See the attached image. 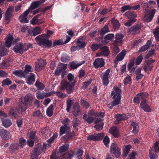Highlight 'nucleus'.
<instances>
[{"mask_svg":"<svg viewBox=\"0 0 159 159\" xmlns=\"http://www.w3.org/2000/svg\"><path fill=\"white\" fill-rule=\"evenodd\" d=\"M52 33V31L48 30L47 36L44 34L39 35L35 38V40L38 42V43L40 46H43L46 47H50L52 44V42L46 38L47 37H49Z\"/></svg>","mask_w":159,"mask_h":159,"instance_id":"obj_1","label":"nucleus"},{"mask_svg":"<svg viewBox=\"0 0 159 159\" xmlns=\"http://www.w3.org/2000/svg\"><path fill=\"white\" fill-rule=\"evenodd\" d=\"M74 84H73L66 80H63L60 83V89L62 90L66 89L67 93H70L74 91Z\"/></svg>","mask_w":159,"mask_h":159,"instance_id":"obj_2","label":"nucleus"},{"mask_svg":"<svg viewBox=\"0 0 159 159\" xmlns=\"http://www.w3.org/2000/svg\"><path fill=\"white\" fill-rule=\"evenodd\" d=\"M24 102H21L19 105L20 111H24L27 109L26 105L30 103L32 101L33 98L31 93H27L24 97Z\"/></svg>","mask_w":159,"mask_h":159,"instance_id":"obj_3","label":"nucleus"},{"mask_svg":"<svg viewBox=\"0 0 159 159\" xmlns=\"http://www.w3.org/2000/svg\"><path fill=\"white\" fill-rule=\"evenodd\" d=\"M67 68V64L60 63L55 72V74L57 76L61 75V78L64 77V75L66 74V71Z\"/></svg>","mask_w":159,"mask_h":159,"instance_id":"obj_4","label":"nucleus"},{"mask_svg":"<svg viewBox=\"0 0 159 159\" xmlns=\"http://www.w3.org/2000/svg\"><path fill=\"white\" fill-rule=\"evenodd\" d=\"M110 71V69H108L106 71L102 73L100 75L102 84L104 86H107L109 83L108 76Z\"/></svg>","mask_w":159,"mask_h":159,"instance_id":"obj_5","label":"nucleus"},{"mask_svg":"<svg viewBox=\"0 0 159 159\" xmlns=\"http://www.w3.org/2000/svg\"><path fill=\"white\" fill-rule=\"evenodd\" d=\"M146 11L145 12V16L143 17V20L146 22H150L154 16L155 12V9H152L150 12L145 9Z\"/></svg>","mask_w":159,"mask_h":159,"instance_id":"obj_6","label":"nucleus"},{"mask_svg":"<svg viewBox=\"0 0 159 159\" xmlns=\"http://www.w3.org/2000/svg\"><path fill=\"white\" fill-rule=\"evenodd\" d=\"M148 94L145 92H142L137 94L133 99V102L136 104H139L140 101L141 99L142 100L143 99H145V98L148 97Z\"/></svg>","mask_w":159,"mask_h":159,"instance_id":"obj_7","label":"nucleus"},{"mask_svg":"<svg viewBox=\"0 0 159 159\" xmlns=\"http://www.w3.org/2000/svg\"><path fill=\"white\" fill-rule=\"evenodd\" d=\"M111 152L114 154L116 157H118L120 155V149L117 146V145L114 143H112L110 147Z\"/></svg>","mask_w":159,"mask_h":159,"instance_id":"obj_8","label":"nucleus"},{"mask_svg":"<svg viewBox=\"0 0 159 159\" xmlns=\"http://www.w3.org/2000/svg\"><path fill=\"white\" fill-rule=\"evenodd\" d=\"M104 136V134L102 133L98 134H96L94 135L88 136L87 137V139L89 140L98 141L102 140Z\"/></svg>","mask_w":159,"mask_h":159,"instance_id":"obj_9","label":"nucleus"},{"mask_svg":"<svg viewBox=\"0 0 159 159\" xmlns=\"http://www.w3.org/2000/svg\"><path fill=\"white\" fill-rule=\"evenodd\" d=\"M93 64L96 68H98L103 67L105 65V62L103 58H98L95 59Z\"/></svg>","mask_w":159,"mask_h":159,"instance_id":"obj_10","label":"nucleus"},{"mask_svg":"<svg viewBox=\"0 0 159 159\" xmlns=\"http://www.w3.org/2000/svg\"><path fill=\"white\" fill-rule=\"evenodd\" d=\"M13 7H11L7 9L5 13V20L6 22L8 24L10 20V19L13 12Z\"/></svg>","mask_w":159,"mask_h":159,"instance_id":"obj_11","label":"nucleus"},{"mask_svg":"<svg viewBox=\"0 0 159 159\" xmlns=\"http://www.w3.org/2000/svg\"><path fill=\"white\" fill-rule=\"evenodd\" d=\"M121 92L120 89L117 87H114L111 93L113 98H121Z\"/></svg>","mask_w":159,"mask_h":159,"instance_id":"obj_12","label":"nucleus"},{"mask_svg":"<svg viewBox=\"0 0 159 159\" xmlns=\"http://www.w3.org/2000/svg\"><path fill=\"white\" fill-rule=\"evenodd\" d=\"M140 106L142 109L145 111L150 112L151 111V109L147 103L146 99H143L142 100L140 104Z\"/></svg>","mask_w":159,"mask_h":159,"instance_id":"obj_13","label":"nucleus"},{"mask_svg":"<svg viewBox=\"0 0 159 159\" xmlns=\"http://www.w3.org/2000/svg\"><path fill=\"white\" fill-rule=\"evenodd\" d=\"M13 50L14 52L19 53L20 54H22L24 52V50L23 49V44L20 43H18L14 47Z\"/></svg>","mask_w":159,"mask_h":159,"instance_id":"obj_14","label":"nucleus"},{"mask_svg":"<svg viewBox=\"0 0 159 159\" xmlns=\"http://www.w3.org/2000/svg\"><path fill=\"white\" fill-rule=\"evenodd\" d=\"M20 146L17 143H12L9 147V150L10 152L13 153L17 151L20 148Z\"/></svg>","mask_w":159,"mask_h":159,"instance_id":"obj_15","label":"nucleus"},{"mask_svg":"<svg viewBox=\"0 0 159 159\" xmlns=\"http://www.w3.org/2000/svg\"><path fill=\"white\" fill-rule=\"evenodd\" d=\"M85 63V61H83L81 62H78L76 61H74L69 64L70 69H74L77 68L80 66L84 64Z\"/></svg>","mask_w":159,"mask_h":159,"instance_id":"obj_16","label":"nucleus"},{"mask_svg":"<svg viewBox=\"0 0 159 159\" xmlns=\"http://www.w3.org/2000/svg\"><path fill=\"white\" fill-rule=\"evenodd\" d=\"M40 15V14H38L34 16L30 20L31 24L33 25H39L43 23L44 21L43 19H38V16Z\"/></svg>","mask_w":159,"mask_h":159,"instance_id":"obj_17","label":"nucleus"},{"mask_svg":"<svg viewBox=\"0 0 159 159\" xmlns=\"http://www.w3.org/2000/svg\"><path fill=\"white\" fill-rule=\"evenodd\" d=\"M38 63L35 66V69L38 71L40 70L41 67L44 66L46 64V61L44 60L39 59L38 60Z\"/></svg>","mask_w":159,"mask_h":159,"instance_id":"obj_18","label":"nucleus"},{"mask_svg":"<svg viewBox=\"0 0 159 159\" xmlns=\"http://www.w3.org/2000/svg\"><path fill=\"white\" fill-rule=\"evenodd\" d=\"M141 27L140 25H136L130 28L129 29V32L132 34H137L140 32Z\"/></svg>","mask_w":159,"mask_h":159,"instance_id":"obj_19","label":"nucleus"},{"mask_svg":"<svg viewBox=\"0 0 159 159\" xmlns=\"http://www.w3.org/2000/svg\"><path fill=\"white\" fill-rule=\"evenodd\" d=\"M74 110L73 111V114L75 116H77L81 113L80 109V106L77 103H75L74 106Z\"/></svg>","mask_w":159,"mask_h":159,"instance_id":"obj_20","label":"nucleus"},{"mask_svg":"<svg viewBox=\"0 0 159 159\" xmlns=\"http://www.w3.org/2000/svg\"><path fill=\"white\" fill-rule=\"evenodd\" d=\"M110 133L115 138H118L120 136V134L117 127L113 126L110 129Z\"/></svg>","mask_w":159,"mask_h":159,"instance_id":"obj_21","label":"nucleus"},{"mask_svg":"<svg viewBox=\"0 0 159 159\" xmlns=\"http://www.w3.org/2000/svg\"><path fill=\"white\" fill-rule=\"evenodd\" d=\"M114 100L110 103L108 105V107L110 109H112L113 107L119 104L120 103L121 98H113Z\"/></svg>","mask_w":159,"mask_h":159,"instance_id":"obj_22","label":"nucleus"},{"mask_svg":"<svg viewBox=\"0 0 159 159\" xmlns=\"http://www.w3.org/2000/svg\"><path fill=\"white\" fill-rule=\"evenodd\" d=\"M0 136L4 139H8L11 138L9 132L3 129H1Z\"/></svg>","mask_w":159,"mask_h":159,"instance_id":"obj_23","label":"nucleus"},{"mask_svg":"<svg viewBox=\"0 0 159 159\" xmlns=\"http://www.w3.org/2000/svg\"><path fill=\"white\" fill-rule=\"evenodd\" d=\"M125 16L130 20H135V19L137 17L136 14L134 11H128L125 13Z\"/></svg>","mask_w":159,"mask_h":159,"instance_id":"obj_24","label":"nucleus"},{"mask_svg":"<svg viewBox=\"0 0 159 159\" xmlns=\"http://www.w3.org/2000/svg\"><path fill=\"white\" fill-rule=\"evenodd\" d=\"M28 77H29L27 80L26 82L29 85H31L35 81V75L33 73H30V75H29Z\"/></svg>","mask_w":159,"mask_h":159,"instance_id":"obj_25","label":"nucleus"},{"mask_svg":"<svg viewBox=\"0 0 159 159\" xmlns=\"http://www.w3.org/2000/svg\"><path fill=\"white\" fill-rule=\"evenodd\" d=\"M2 120L3 126L6 128H8L12 124L11 121L8 119L2 118Z\"/></svg>","mask_w":159,"mask_h":159,"instance_id":"obj_26","label":"nucleus"},{"mask_svg":"<svg viewBox=\"0 0 159 159\" xmlns=\"http://www.w3.org/2000/svg\"><path fill=\"white\" fill-rule=\"evenodd\" d=\"M70 130L69 127L62 125L60 128V134L61 136L62 134L69 132Z\"/></svg>","mask_w":159,"mask_h":159,"instance_id":"obj_27","label":"nucleus"},{"mask_svg":"<svg viewBox=\"0 0 159 159\" xmlns=\"http://www.w3.org/2000/svg\"><path fill=\"white\" fill-rule=\"evenodd\" d=\"M126 51L125 50H123L116 57V61H121L124 58Z\"/></svg>","mask_w":159,"mask_h":159,"instance_id":"obj_28","label":"nucleus"},{"mask_svg":"<svg viewBox=\"0 0 159 159\" xmlns=\"http://www.w3.org/2000/svg\"><path fill=\"white\" fill-rule=\"evenodd\" d=\"M33 70L31 67L28 65H26L25 66V69L24 71V73L26 77H28L30 75V73L32 72Z\"/></svg>","mask_w":159,"mask_h":159,"instance_id":"obj_29","label":"nucleus"},{"mask_svg":"<svg viewBox=\"0 0 159 159\" xmlns=\"http://www.w3.org/2000/svg\"><path fill=\"white\" fill-rule=\"evenodd\" d=\"M129 115L125 114H117L116 115V118L117 120L118 121H121L122 120H126L128 118Z\"/></svg>","mask_w":159,"mask_h":159,"instance_id":"obj_30","label":"nucleus"},{"mask_svg":"<svg viewBox=\"0 0 159 159\" xmlns=\"http://www.w3.org/2000/svg\"><path fill=\"white\" fill-rule=\"evenodd\" d=\"M7 54V49L5 48V46L0 43V56H3Z\"/></svg>","mask_w":159,"mask_h":159,"instance_id":"obj_31","label":"nucleus"},{"mask_svg":"<svg viewBox=\"0 0 159 159\" xmlns=\"http://www.w3.org/2000/svg\"><path fill=\"white\" fill-rule=\"evenodd\" d=\"M41 133L43 136L45 138H47L50 135V131L48 128L43 129L42 130Z\"/></svg>","mask_w":159,"mask_h":159,"instance_id":"obj_32","label":"nucleus"},{"mask_svg":"<svg viewBox=\"0 0 159 159\" xmlns=\"http://www.w3.org/2000/svg\"><path fill=\"white\" fill-rule=\"evenodd\" d=\"M152 43V41L151 40H148L146 44L142 47L141 49L139 50V52H143L147 50L150 47Z\"/></svg>","mask_w":159,"mask_h":159,"instance_id":"obj_33","label":"nucleus"},{"mask_svg":"<svg viewBox=\"0 0 159 159\" xmlns=\"http://www.w3.org/2000/svg\"><path fill=\"white\" fill-rule=\"evenodd\" d=\"M69 145L67 143H65L61 146L59 149V152L60 153H62L65 152L69 148Z\"/></svg>","mask_w":159,"mask_h":159,"instance_id":"obj_34","label":"nucleus"},{"mask_svg":"<svg viewBox=\"0 0 159 159\" xmlns=\"http://www.w3.org/2000/svg\"><path fill=\"white\" fill-rule=\"evenodd\" d=\"M33 151L34 152V153H36L38 155H39L43 151L41 145L40 144H38Z\"/></svg>","mask_w":159,"mask_h":159,"instance_id":"obj_35","label":"nucleus"},{"mask_svg":"<svg viewBox=\"0 0 159 159\" xmlns=\"http://www.w3.org/2000/svg\"><path fill=\"white\" fill-rule=\"evenodd\" d=\"M13 73L16 76L19 77L26 78L24 71L21 70H16L13 71Z\"/></svg>","mask_w":159,"mask_h":159,"instance_id":"obj_36","label":"nucleus"},{"mask_svg":"<svg viewBox=\"0 0 159 159\" xmlns=\"http://www.w3.org/2000/svg\"><path fill=\"white\" fill-rule=\"evenodd\" d=\"M74 153L73 151H69L63 154L62 157L65 159H71L73 157Z\"/></svg>","mask_w":159,"mask_h":159,"instance_id":"obj_37","label":"nucleus"},{"mask_svg":"<svg viewBox=\"0 0 159 159\" xmlns=\"http://www.w3.org/2000/svg\"><path fill=\"white\" fill-rule=\"evenodd\" d=\"M111 22L114 30H117L120 26V24L118 21L112 19Z\"/></svg>","mask_w":159,"mask_h":159,"instance_id":"obj_38","label":"nucleus"},{"mask_svg":"<svg viewBox=\"0 0 159 159\" xmlns=\"http://www.w3.org/2000/svg\"><path fill=\"white\" fill-rule=\"evenodd\" d=\"M74 103V100L70 99H68L66 102V110L67 112L69 111L71 106Z\"/></svg>","mask_w":159,"mask_h":159,"instance_id":"obj_39","label":"nucleus"},{"mask_svg":"<svg viewBox=\"0 0 159 159\" xmlns=\"http://www.w3.org/2000/svg\"><path fill=\"white\" fill-rule=\"evenodd\" d=\"M110 32L108 25H105L104 27L101 30L100 33L101 35H103L107 33Z\"/></svg>","mask_w":159,"mask_h":159,"instance_id":"obj_40","label":"nucleus"},{"mask_svg":"<svg viewBox=\"0 0 159 159\" xmlns=\"http://www.w3.org/2000/svg\"><path fill=\"white\" fill-rule=\"evenodd\" d=\"M42 30L39 26L34 28L32 30V33L34 36H35L41 33Z\"/></svg>","mask_w":159,"mask_h":159,"instance_id":"obj_41","label":"nucleus"},{"mask_svg":"<svg viewBox=\"0 0 159 159\" xmlns=\"http://www.w3.org/2000/svg\"><path fill=\"white\" fill-rule=\"evenodd\" d=\"M53 113V106L51 105L47 110V114L49 116H52Z\"/></svg>","mask_w":159,"mask_h":159,"instance_id":"obj_42","label":"nucleus"},{"mask_svg":"<svg viewBox=\"0 0 159 159\" xmlns=\"http://www.w3.org/2000/svg\"><path fill=\"white\" fill-rule=\"evenodd\" d=\"M41 4V1H37L32 2L31 5V8L33 9L37 8L40 6Z\"/></svg>","mask_w":159,"mask_h":159,"instance_id":"obj_43","label":"nucleus"},{"mask_svg":"<svg viewBox=\"0 0 159 159\" xmlns=\"http://www.w3.org/2000/svg\"><path fill=\"white\" fill-rule=\"evenodd\" d=\"M131 125L134 128L132 132L135 134H136L137 133L139 129V126L138 125L136 122L132 121L131 123Z\"/></svg>","mask_w":159,"mask_h":159,"instance_id":"obj_44","label":"nucleus"},{"mask_svg":"<svg viewBox=\"0 0 159 159\" xmlns=\"http://www.w3.org/2000/svg\"><path fill=\"white\" fill-rule=\"evenodd\" d=\"M102 55L104 56H107L109 54V51L108 48L106 46H104L101 48Z\"/></svg>","mask_w":159,"mask_h":159,"instance_id":"obj_45","label":"nucleus"},{"mask_svg":"<svg viewBox=\"0 0 159 159\" xmlns=\"http://www.w3.org/2000/svg\"><path fill=\"white\" fill-rule=\"evenodd\" d=\"M153 33L156 40L157 42H159V29L158 28H156L153 31Z\"/></svg>","mask_w":159,"mask_h":159,"instance_id":"obj_46","label":"nucleus"},{"mask_svg":"<svg viewBox=\"0 0 159 159\" xmlns=\"http://www.w3.org/2000/svg\"><path fill=\"white\" fill-rule=\"evenodd\" d=\"M77 43L79 47V49L83 48L85 45V43L84 41H82L81 39H79L77 41Z\"/></svg>","mask_w":159,"mask_h":159,"instance_id":"obj_47","label":"nucleus"},{"mask_svg":"<svg viewBox=\"0 0 159 159\" xmlns=\"http://www.w3.org/2000/svg\"><path fill=\"white\" fill-rule=\"evenodd\" d=\"M35 85L38 89L43 90L44 87L43 84L38 80L35 83Z\"/></svg>","mask_w":159,"mask_h":159,"instance_id":"obj_48","label":"nucleus"},{"mask_svg":"<svg viewBox=\"0 0 159 159\" xmlns=\"http://www.w3.org/2000/svg\"><path fill=\"white\" fill-rule=\"evenodd\" d=\"M13 38L12 36H9L5 42L6 46L9 48L11 46V43L13 40Z\"/></svg>","mask_w":159,"mask_h":159,"instance_id":"obj_49","label":"nucleus"},{"mask_svg":"<svg viewBox=\"0 0 159 159\" xmlns=\"http://www.w3.org/2000/svg\"><path fill=\"white\" fill-rule=\"evenodd\" d=\"M23 47L24 52L27 50L29 49L32 48V46L31 44L29 43H26L24 44H23Z\"/></svg>","mask_w":159,"mask_h":159,"instance_id":"obj_50","label":"nucleus"},{"mask_svg":"<svg viewBox=\"0 0 159 159\" xmlns=\"http://www.w3.org/2000/svg\"><path fill=\"white\" fill-rule=\"evenodd\" d=\"M72 122L73 126L74 128L75 129H76L78 125L80 124V120L79 119L77 118L74 119Z\"/></svg>","mask_w":159,"mask_h":159,"instance_id":"obj_51","label":"nucleus"},{"mask_svg":"<svg viewBox=\"0 0 159 159\" xmlns=\"http://www.w3.org/2000/svg\"><path fill=\"white\" fill-rule=\"evenodd\" d=\"M12 83L11 81L8 78L3 80L2 82L3 85L8 86L11 85Z\"/></svg>","mask_w":159,"mask_h":159,"instance_id":"obj_52","label":"nucleus"},{"mask_svg":"<svg viewBox=\"0 0 159 159\" xmlns=\"http://www.w3.org/2000/svg\"><path fill=\"white\" fill-rule=\"evenodd\" d=\"M96 124V125L94 126V127L97 130H101L102 129L104 125L103 122H101L100 124Z\"/></svg>","mask_w":159,"mask_h":159,"instance_id":"obj_53","label":"nucleus"},{"mask_svg":"<svg viewBox=\"0 0 159 159\" xmlns=\"http://www.w3.org/2000/svg\"><path fill=\"white\" fill-rule=\"evenodd\" d=\"M19 141L20 144V148H23L26 143V140L23 138H20Z\"/></svg>","mask_w":159,"mask_h":159,"instance_id":"obj_54","label":"nucleus"},{"mask_svg":"<svg viewBox=\"0 0 159 159\" xmlns=\"http://www.w3.org/2000/svg\"><path fill=\"white\" fill-rule=\"evenodd\" d=\"M69 60V57L66 54H63L62 55L61 61L64 62L68 61Z\"/></svg>","mask_w":159,"mask_h":159,"instance_id":"obj_55","label":"nucleus"},{"mask_svg":"<svg viewBox=\"0 0 159 159\" xmlns=\"http://www.w3.org/2000/svg\"><path fill=\"white\" fill-rule=\"evenodd\" d=\"M73 75L70 73L67 76L68 79L69 81V82L72 83L73 84H74L75 85V82L73 79Z\"/></svg>","mask_w":159,"mask_h":159,"instance_id":"obj_56","label":"nucleus"},{"mask_svg":"<svg viewBox=\"0 0 159 159\" xmlns=\"http://www.w3.org/2000/svg\"><path fill=\"white\" fill-rule=\"evenodd\" d=\"M36 95L37 98L38 99H43L44 98L43 93H41L38 91L36 93Z\"/></svg>","mask_w":159,"mask_h":159,"instance_id":"obj_57","label":"nucleus"},{"mask_svg":"<svg viewBox=\"0 0 159 159\" xmlns=\"http://www.w3.org/2000/svg\"><path fill=\"white\" fill-rule=\"evenodd\" d=\"M19 19L20 22L22 23H27L28 22V20L26 17L23 16V15H20L19 17Z\"/></svg>","mask_w":159,"mask_h":159,"instance_id":"obj_58","label":"nucleus"},{"mask_svg":"<svg viewBox=\"0 0 159 159\" xmlns=\"http://www.w3.org/2000/svg\"><path fill=\"white\" fill-rule=\"evenodd\" d=\"M57 96L61 98H64L66 97L67 95L59 91H56L55 92Z\"/></svg>","mask_w":159,"mask_h":159,"instance_id":"obj_59","label":"nucleus"},{"mask_svg":"<svg viewBox=\"0 0 159 159\" xmlns=\"http://www.w3.org/2000/svg\"><path fill=\"white\" fill-rule=\"evenodd\" d=\"M114 38V35L112 34H109L105 36L104 37V39L106 40H111Z\"/></svg>","mask_w":159,"mask_h":159,"instance_id":"obj_60","label":"nucleus"},{"mask_svg":"<svg viewBox=\"0 0 159 159\" xmlns=\"http://www.w3.org/2000/svg\"><path fill=\"white\" fill-rule=\"evenodd\" d=\"M80 102L81 105L86 108H88L89 106V103L84 99H81Z\"/></svg>","mask_w":159,"mask_h":159,"instance_id":"obj_61","label":"nucleus"},{"mask_svg":"<svg viewBox=\"0 0 159 159\" xmlns=\"http://www.w3.org/2000/svg\"><path fill=\"white\" fill-rule=\"evenodd\" d=\"M131 81V78L130 77L127 75L124 80V84L125 85L129 84L130 83Z\"/></svg>","mask_w":159,"mask_h":159,"instance_id":"obj_62","label":"nucleus"},{"mask_svg":"<svg viewBox=\"0 0 159 159\" xmlns=\"http://www.w3.org/2000/svg\"><path fill=\"white\" fill-rule=\"evenodd\" d=\"M143 59V57L142 54L138 56L135 61V64L136 65H139L142 62Z\"/></svg>","mask_w":159,"mask_h":159,"instance_id":"obj_63","label":"nucleus"},{"mask_svg":"<svg viewBox=\"0 0 159 159\" xmlns=\"http://www.w3.org/2000/svg\"><path fill=\"white\" fill-rule=\"evenodd\" d=\"M153 148L155 149V152L156 153L159 152V143L157 141H156L154 144Z\"/></svg>","mask_w":159,"mask_h":159,"instance_id":"obj_64","label":"nucleus"}]
</instances>
